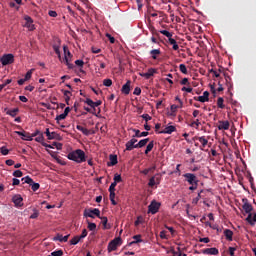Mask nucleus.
Returning a JSON list of instances; mask_svg holds the SVG:
<instances>
[{"label":"nucleus","instance_id":"9d476101","mask_svg":"<svg viewBox=\"0 0 256 256\" xmlns=\"http://www.w3.org/2000/svg\"><path fill=\"white\" fill-rule=\"evenodd\" d=\"M161 183V174L157 173L149 179L148 187H155Z\"/></svg>","mask_w":256,"mask_h":256},{"label":"nucleus","instance_id":"2f4dec72","mask_svg":"<svg viewBox=\"0 0 256 256\" xmlns=\"http://www.w3.org/2000/svg\"><path fill=\"white\" fill-rule=\"evenodd\" d=\"M147 143H149V138H145V139L140 140L137 143L138 149H141V148L145 147V145H147Z\"/></svg>","mask_w":256,"mask_h":256},{"label":"nucleus","instance_id":"aec40b11","mask_svg":"<svg viewBox=\"0 0 256 256\" xmlns=\"http://www.w3.org/2000/svg\"><path fill=\"white\" fill-rule=\"evenodd\" d=\"M121 92L123 93V95H129V93H131V81L128 80L121 89Z\"/></svg>","mask_w":256,"mask_h":256},{"label":"nucleus","instance_id":"473e14b6","mask_svg":"<svg viewBox=\"0 0 256 256\" xmlns=\"http://www.w3.org/2000/svg\"><path fill=\"white\" fill-rule=\"evenodd\" d=\"M145 223V219L143 216H138L136 221L134 222L135 227H139V225H143Z\"/></svg>","mask_w":256,"mask_h":256},{"label":"nucleus","instance_id":"bb28decb","mask_svg":"<svg viewBox=\"0 0 256 256\" xmlns=\"http://www.w3.org/2000/svg\"><path fill=\"white\" fill-rule=\"evenodd\" d=\"M169 45H172L173 51H179V44H177V40L173 37L168 40Z\"/></svg>","mask_w":256,"mask_h":256},{"label":"nucleus","instance_id":"4468645a","mask_svg":"<svg viewBox=\"0 0 256 256\" xmlns=\"http://www.w3.org/2000/svg\"><path fill=\"white\" fill-rule=\"evenodd\" d=\"M45 134H46L47 139H49V141H51L53 139H56V140L61 139V135H59L57 132L49 131V128H46Z\"/></svg>","mask_w":256,"mask_h":256},{"label":"nucleus","instance_id":"de8ad7c7","mask_svg":"<svg viewBox=\"0 0 256 256\" xmlns=\"http://www.w3.org/2000/svg\"><path fill=\"white\" fill-rule=\"evenodd\" d=\"M179 70L181 71V73H183V75H187V66H185V64H180Z\"/></svg>","mask_w":256,"mask_h":256},{"label":"nucleus","instance_id":"338daca9","mask_svg":"<svg viewBox=\"0 0 256 256\" xmlns=\"http://www.w3.org/2000/svg\"><path fill=\"white\" fill-rule=\"evenodd\" d=\"M48 15H49V17H57V11H55V10H50V11L48 12Z\"/></svg>","mask_w":256,"mask_h":256},{"label":"nucleus","instance_id":"680f3d73","mask_svg":"<svg viewBox=\"0 0 256 256\" xmlns=\"http://www.w3.org/2000/svg\"><path fill=\"white\" fill-rule=\"evenodd\" d=\"M78 237H80V240L85 239L87 237V229H83L81 235Z\"/></svg>","mask_w":256,"mask_h":256},{"label":"nucleus","instance_id":"4c0bfd02","mask_svg":"<svg viewBox=\"0 0 256 256\" xmlns=\"http://www.w3.org/2000/svg\"><path fill=\"white\" fill-rule=\"evenodd\" d=\"M204 191H205V190H200V191L198 192L197 197L192 200V203H193L194 205H197V204L199 203V200L201 199V197H203L201 194H202Z\"/></svg>","mask_w":256,"mask_h":256},{"label":"nucleus","instance_id":"72a5a7b5","mask_svg":"<svg viewBox=\"0 0 256 256\" xmlns=\"http://www.w3.org/2000/svg\"><path fill=\"white\" fill-rule=\"evenodd\" d=\"M225 100L223 99V97H219L217 100V106L219 109H225Z\"/></svg>","mask_w":256,"mask_h":256},{"label":"nucleus","instance_id":"412c9836","mask_svg":"<svg viewBox=\"0 0 256 256\" xmlns=\"http://www.w3.org/2000/svg\"><path fill=\"white\" fill-rule=\"evenodd\" d=\"M15 133H16V135H19L23 141H33V136H31L25 132L15 131Z\"/></svg>","mask_w":256,"mask_h":256},{"label":"nucleus","instance_id":"f704fd0d","mask_svg":"<svg viewBox=\"0 0 256 256\" xmlns=\"http://www.w3.org/2000/svg\"><path fill=\"white\" fill-rule=\"evenodd\" d=\"M153 147H155L154 142L153 141L149 142L145 150V155H148V153H151V151H153Z\"/></svg>","mask_w":256,"mask_h":256},{"label":"nucleus","instance_id":"ea45409f","mask_svg":"<svg viewBox=\"0 0 256 256\" xmlns=\"http://www.w3.org/2000/svg\"><path fill=\"white\" fill-rule=\"evenodd\" d=\"M65 119H67V116L65 113H62V114L56 116L55 121H56V123H59L60 121H63Z\"/></svg>","mask_w":256,"mask_h":256},{"label":"nucleus","instance_id":"13d9d810","mask_svg":"<svg viewBox=\"0 0 256 256\" xmlns=\"http://www.w3.org/2000/svg\"><path fill=\"white\" fill-rule=\"evenodd\" d=\"M106 37L107 39H109L110 43H115V37L111 36V34L106 33Z\"/></svg>","mask_w":256,"mask_h":256},{"label":"nucleus","instance_id":"09e8293b","mask_svg":"<svg viewBox=\"0 0 256 256\" xmlns=\"http://www.w3.org/2000/svg\"><path fill=\"white\" fill-rule=\"evenodd\" d=\"M32 75H33V69L29 70V71L25 74L24 81H29V79H31Z\"/></svg>","mask_w":256,"mask_h":256},{"label":"nucleus","instance_id":"dca6fc26","mask_svg":"<svg viewBox=\"0 0 256 256\" xmlns=\"http://www.w3.org/2000/svg\"><path fill=\"white\" fill-rule=\"evenodd\" d=\"M175 131H177V128L171 125V126H166L165 129L159 131L158 133L162 135H171V133H175Z\"/></svg>","mask_w":256,"mask_h":256},{"label":"nucleus","instance_id":"4d7b16f0","mask_svg":"<svg viewBox=\"0 0 256 256\" xmlns=\"http://www.w3.org/2000/svg\"><path fill=\"white\" fill-rule=\"evenodd\" d=\"M197 187H199V183L190 184L189 191H195L197 190Z\"/></svg>","mask_w":256,"mask_h":256},{"label":"nucleus","instance_id":"423d86ee","mask_svg":"<svg viewBox=\"0 0 256 256\" xmlns=\"http://www.w3.org/2000/svg\"><path fill=\"white\" fill-rule=\"evenodd\" d=\"M101 211L98 208L88 209L84 211V217H90V219H95V217H100Z\"/></svg>","mask_w":256,"mask_h":256},{"label":"nucleus","instance_id":"c9c22d12","mask_svg":"<svg viewBox=\"0 0 256 256\" xmlns=\"http://www.w3.org/2000/svg\"><path fill=\"white\" fill-rule=\"evenodd\" d=\"M76 129L78 131H81V133H83V135H89V130L81 125H77Z\"/></svg>","mask_w":256,"mask_h":256},{"label":"nucleus","instance_id":"ddd939ff","mask_svg":"<svg viewBox=\"0 0 256 256\" xmlns=\"http://www.w3.org/2000/svg\"><path fill=\"white\" fill-rule=\"evenodd\" d=\"M133 149H138L137 139L132 138L126 143V151H133Z\"/></svg>","mask_w":256,"mask_h":256},{"label":"nucleus","instance_id":"0eeeda50","mask_svg":"<svg viewBox=\"0 0 256 256\" xmlns=\"http://www.w3.org/2000/svg\"><path fill=\"white\" fill-rule=\"evenodd\" d=\"M121 243V237H117L108 243V253L117 251V247Z\"/></svg>","mask_w":256,"mask_h":256},{"label":"nucleus","instance_id":"0e129e2a","mask_svg":"<svg viewBox=\"0 0 256 256\" xmlns=\"http://www.w3.org/2000/svg\"><path fill=\"white\" fill-rule=\"evenodd\" d=\"M211 240L209 239V237H204V238H200L199 242L200 243H209Z\"/></svg>","mask_w":256,"mask_h":256},{"label":"nucleus","instance_id":"c756f323","mask_svg":"<svg viewBox=\"0 0 256 256\" xmlns=\"http://www.w3.org/2000/svg\"><path fill=\"white\" fill-rule=\"evenodd\" d=\"M63 95H64V97H65L66 105H69V101H71V91H69V90H64V91H63Z\"/></svg>","mask_w":256,"mask_h":256},{"label":"nucleus","instance_id":"2eb2a0df","mask_svg":"<svg viewBox=\"0 0 256 256\" xmlns=\"http://www.w3.org/2000/svg\"><path fill=\"white\" fill-rule=\"evenodd\" d=\"M12 202L15 207H23V197L20 194H16L12 197Z\"/></svg>","mask_w":256,"mask_h":256},{"label":"nucleus","instance_id":"6ab92c4d","mask_svg":"<svg viewBox=\"0 0 256 256\" xmlns=\"http://www.w3.org/2000/svg\"><path fill=\"white\" fill-rule=\"evenodd\" d=\"M203 255H219V249L217 248H206L202 250Z\"/></svg>","mask_w":256,"mask_h":256},{"label":"nucleus","instance_id":"8fccbe9b","mask_svg":"<svg viewBox=\"0 0 256 256\" xmlns=\"http://www.w3.org/2000/svg\"><path fill=\"white\" fill-rule=\"evenodd\" d=\"M88 229L89 231H95V229H97V224L93 222H88Z\"/></svg>","mask_w":256,"mask_h":256},{"label":"nucleus","instance_id":"9b49d317","mask_svg":"<svg viewBox=\"0 0 256 256\" xmlns=\"http://www.w3.org/2000/svg\"><path fill=\"white\" fill-rule=\"evenodd\" d=\"M35 141L36 143H41V145L43 147H46L47 149H53V146H51V144L45 143V136H43V132L36 136Z\"/></svg>","mask_w":256,"mask_h":256},{"label":"nucleus","instance_id":"603ef678","mask_svg":"<svg viewBox=\"0 0 256 256\" xmlns=\"http://www.w3.org/2000/svg\"><path fill=\"white\" fill-rule=\"evenodd\" d=\"M13 177H23V172L21 170H15L13 172Z\"/></svg>","mask_w":256,"mask_h":256},{"label":"nucleus","instance_id":"cd10ccee","mask_svg":"<svg viewBox=\"0 0 256 256\" xmlns=\"http://www.w3.org/2000/svg\"><path fill=\"white\" fill-rule=\"evenodd\" d=\"M6 111V115H9L10 117H17V114L19 113V108H14L12 110H7V108H5Z\"/></svg>","mask_w":256,"mask_h":256},{"label":"nucleus","instance_id":"39448f33","mask_svg":"<svg viewBox=\"0 0 256 256\" xmlns=\"http://www.w3.org/2000/svg\"><path fill=\"white\" fill-rule=\"evenodd\" d=\"M64 51V61L68 67V69H73V64L70 63L71 61V52L69 51V48L67 46H63Z\"/></svg>","mask_w":256,"mask_h":256},{"label":"nucleus","instance_id":"69168bd1","mask_svg":"<svg viewBox=\"0 0 256 256\" xmlns=\"http://www.w3.org/2000/svg\"><path fill=\"white\" fill-rule=\"evenodd\" d=\"M181 91H186V93H192L193 88H191V87H182Z\"/></svg>","mask_w":256,"mask_h":256},{"label":"nucleus","instance_id":"7c9ffc66","mask_svg":"<svg viewBox=\"0 0 256 256\" xmlns=\"http://www.w3.org/2000/svg\"><path fill=\"white\" fill-rule=\"evenodd\" d=\"M150 55H151L152 59L155 60V59H157L158 55H161V50L153 49V50L150 51Z\"/></svg>","mask_w":256,"mask_h":256},{"label":"nucleus","instance_id":"6e6d98bb","mask_svg":"<svg viewBox=\"0 0 256 256\" xmlns=\"http://www.w3.org/2000/svg\"><path fill=\"white\" fill-rule=\"evenodd\" d=\"M52 256H63V250H56L51 253Z\"/></svg>","mask_w":256,"mask_h":256},{"label":"nucleus","instance_id":"a19ab883","mask_svg":"<svg viewBox=\"0 0 256 256\" xmlns=\"http://www.w3.org/2000/svg\"><path fill=\"white\" fill-rule=\"evenodd\" d=\"M13 80L11 79H7L4 81L3 84H0V93L1 91H3V89H5V87H7V85L11 84Z\"/></svg>","mask_w":256,"mask_h":256},{"label":"nucleus","instance_id":"bf43d9fd","mask_svg":"<svg viewBox=\"0 0 256 256\" xmlns=\"http://www.w3.org/2000/svg\"><path fill=\"white\" fill-rule=\"evenodd\" d=\"M115 187H117V184L115 182H112L109 186V192H115Z\"/></svg>","mask_w":256,"mask_h":256},{"label":"nucleus","instance_id":"b1692460","mask_svg":"<svg viewBox=\"0 0 256 256\" xmlns=\"http://www.w3.org/2000/svg\"><path fill=\"white\" fill-rule=\"evenodd\" d=\"M242 209L245 211L247 215H251V211H253V206L247 202V200L244 202Z\"/></svg>","mask_w":256,"mask_h":256},{"label":"nucleus","instance_id":"5fc2aeb1","mask_svg":"<svg viewBox=\"0 0 256 256\" xmlns=\"http://www.w3.org/2000/svg\"><path fill=\"white\" fill-rule=\"evenodd\" d=\"M228 251H229L230 256H235V252L237 251V248L236 247H229Z\"/></svg>","mask_w":256,"mask_h":256},{"label":"nucleus","instance_id":"3c124183","mask_svg":"<svg viewBox=\"0 0 256 256\" xmlns=\"http://www.w3.org/2000/svg\"><path fill=\"white\" fill-rule=\"evenodd\" d=\"M0 152L2 155H9V149H7V147H5V146H2L0 148Z\"/></svg>","mask_w":256,"mask_h":256},{"label":"nucleus","instance_id":"393cba45","mask_svg":"<svg viewBox=\"0 0 256 256\" xmlns=\"http://www.w3.org/2000/svg\"><path fill=\"white\" fill-rule=\"evenodd\" d=\"M246 221L247 223H249V225H251V227H255V223H256V213L253 215V214H249L247 217H246Z\"/></svg>","mask_w":256,"mask_h":256},{"label":"nucleus","instance_id":"20e7f679","mask_svg":"<svg viewBox=\"0 0 256 256\" xmlns=\"http://www.w3.org/2000/svg\"><path fill=\"white\" fill-rule=\"evenodd\" d=\"M159 209H161V203L157 202L156 200L151 201L150 205L148 206V213L155 215L159 213Z\"/></svg>","mask_w":256,"mask_h":256},{"label":"nucleus","instance_id":"a211bd4d","mask_svg":"<svg viewBox=\"0 0 256 256\" xmlns=\"http://www.w3.org/2000/svg\"><path fill=\"white\" fill-rule=\"evenodd\" d=\"M218 129L219 131H229L230 123L229 121H219L218 122Z\"/></svg>","mask_w":256,"mask_h":256},{"label":"nucleus","instance_id":"c03bdc74","mask_svg":"<svg viewBox=\"0 0 256 256\" xmlns=\"http://www.w3.org/2000/svg\"><path fill=\"white\" fill-rule=\"evenodd\" d=\"M79 241H81V238L79 236H75L74 238H72L70 240V245H77V243H79Z\"/></svg>","mask_w":256,"mask_h":256},{"label":"nucleus","instance_id":"e2e57ef3","mask_svg":"<svg viewBox=\"0 0 256 256\" xmlns=\"http://www.w3.org/2000/svg\"><path fill=\"white\" fill-rule=\"evenodd\" d=\"M41 131H39V130H35L33 133H32V135H30V137H32V141H33V137H37V136H39V135H41Z\"/></svg>","mask_w":256,"mask_h":256},{"label":"nucleus","instance_id":"1a4fd4ad","mask_svg":"<svg viewBox=\"0 0 256 256\" xmlns=\"http://www.w3.org/2000/svg\"><path fill=\"white\" fill-rule=\"evenodd\" d=\"M193 140L200 143L199 148L201 151H205V147L209 144V140L205 136L194 137Z\"/></svg>","mask_w":256,"mask_h":256},{"label":"nucleus","instance_id":"6e6552de","mask_svg":"<svg viewBox=\"0 0 256 256\" xmlns=\"http://www.w3.org/2000/svg\"><path fill=\"white\" fill-rule=\"evenodd\" d=\"M183 177L185 178V181H187V183H189L190 185H194L196 183H199V179L193 173H185L183 175Z\"/></svg>","mask_w":256,"mask_h":256},{"label":"nucleus","instance_id":"f257e3e1","mask_svg":"<svg viewBox=\"0 0 256 256\" xmlns=\"http://www.w3.org/2000/svg\"><path fill=\"white\" fill-rule=\"evenodd\" d=\"M68 159L74 161V163H85V151L81 149L74 150L68 154Z\"/></svg>","mask_w":256,"mask_h":256},{"label":"nucleus","instance_id":"58836bf2","mask_svg":"<svg viewBox=\"0 0 256 256\" xmlns=\"http://www.w3.org/2000/svg\"><path fill=\"white\" fill-rule=\"evenodd\" d=\"M134 241L130 243V245H135V243H142L143 240L141 239V235H134L133 236Z\"/></svg>","mask_w":256,"mask_h":256},{"label":"nucleus","instance_id":"f3484780","mask_svg":"<svg viewBox=\"0 0 256 256\" xmlns=\"http://www.w3.org/2000/svg\"><path fill=\"white\" fill-rule=\"evenodd\" d=\"M155 73H157V70H155L154 68H150L148 69L147 72L145 73H140V77H145L146 79H151V77H153L155 75Z\"/></svg>","mask_w":256,"mask_h":256},{"label":"nucleus","instance_id":"774afa93","mask_svg":"<svg viewBox=\"0 0 256 256\" xmlns=\"http://www.w3.org/2000/svg\"><path fill=\"white\" fill-rule=\"evenodd\" d=\"M133 95H141V89L139 87H136L134 89Z\"/></svg>","mask_w":256,"mask_h":256},{"label":"nucleus","instance_id":"f03ea898","mask_svg":"<svg viewBox=\"0 0 256 256\" xmlns=\"http://www.w3.org/2000/svg\"><path fill=\"white\" fill-rule=\"evenodd\" d=\"M0 61H1V64L3 65V67H5L7 65H11V64L15 63V55H13V54H4L0 58Z\"/></svg>","mask_w":256,"mask_h":256},{"label":"nucleus","instance_id":"79ce46f5","mask_svg":"<svg viewBox=\"0 0 256 256\" xmlns=\"http://www.w3.org/2000/svg\"><path fill=\"white\" fill-rule=\"evenodd\" d=\"M53 50L55 51L58 58L61 59V50H60L59 45H53Z\"/></svg>","mask_w":256,"mask_h":256},{"label":"nucleus","instance_id":"a18cd8bd","mask_svg":"<svg viewBox=\"0 0 256 256\" xmlns=\"http://www.w3.org/2000/svg\"><path fill=\"white\" fill-rule=\"evenodd\" d=\"M121 181H123V179L121 178V174H115L113 183L117 185V183H121Z\"/></svg>","mask_w":256,"mask_h":256},{"label":"nucleus","instance_id":"4be33fe9","mask_svg":"<svg viewBox=\"0 0 256 256\" xmlns=\"http://www.w3.org/2000/svg\"><path fill=\"white\" fill-rule=\"evenodd\" d=\"M53 241H60V243H67L69 241V234L66 236H63L61 234H57L54 238Z\"/></svg>","mask_w":256,"mask_h":256},{"label":"nucleus","instance_id":"5701e85b","mask_svg":"<svg viewBox=\"0 0 256 256\" xmlns=\"http://www.w3.org/2000/svg\"><path fill=\"white\" fill-rule=\"evenodd\" d=\"M196 101L200 103H207L209 101V91H204L202 96H199Z\"/></svg>","mask_w":256,"mask_h":256},{"label":"nucleus","instance_id":"052dcab7","mask_svg":"<svg viewBox=\"0 0 256 256\" xmlns=\"http://www.w3.org/2000/svg\"><path fill=\"white\" fill-rule=\"evenodd\" d=\"M142 119L147 123L148 121H151V116L149 114H143Z\"/></svg>","mask_w":256,"mask_h":256},{"label":"nucleus","instance_id":"7ed1b4c3","mask_svg":"<svg viewBox=\"0 0 256 256\" xmlns=\"http://www.w3.org/2000/svg\"><path fill=\"white\" fill-rule=\"evenodd\" d=\"M24 183H27V185H30L32 191H39V188L41 185L39 183H36L33 181V178L26 176L21 179Z\"/></svg>","mask_w":256,"mask_h":256},{"label":"nucleus","instance_id":"49530a36","mask_svg":"<svg viewBox=\"0 0 256 256\" xmlns=\"http://www.w3.org/2000/svg\"><path fill=\"white\" fill-rule=\"evenodd\" d=\"M103 85H104V87H111V85H113V80H111V79H104L103 80Z\"/></svg>","mask_w":256,"mask_h":256},{"label":"nucleus","instance_id":"37998d69","mask_svg":"<svg viewBox=\"0 0 256 256\" xmlns=\"http://www.w3.org/2000/svg\"><path fill=\"white\" fill-rule=\"evenodd\" d=\"M117 155H110V165H117Z\"/></svg>","mask_w":256,"mask_h":256},{"label":"nucleus","instance_id":"f8f14e48","mask_svg":"<svg viewBox=\"0 0 256 256\" xmlns=\"http://www.w3.org/2000/svg\"><path fill=\"white\" fill-rule=\"evenodd\" d=\"M24 21H26L24 27L28 29V31H35V24H33V18L30 16H24Z\"/></svg>","mask_w":256,"mask_h":256},{"label":"nucleus","instance_id":"e433bc0d","mask_svg":"<svg viewBox=\"0 0 256 256\" xmlns=\"http://www.w3.org/2000/svg\"><path fill=\"white\" fill-rule=\"evenodd\" d=\"M161 35L167 37L168 41L173 37V33L169 32L168 30H160Z\"/></svg>","mask_w":256,"mask_h":256},{"label":"nucleus","instance_id":"a878e982","mask_svg":"<svg viewBox=\"0 0 256 256\" xmlns=\"http://www.w3.org/2000/svg\"><path fill=\"white\" fill-rule=\"evenodd\" d=\"M224 236L226 241H233V231L231 229H225Z\"/></svg>","mask_w":256,"mask_h":256},{"label":"nucleus","instance_id":"c85d7f7f","mask_svg":"<svg viewBox=\"0 0 256 256\" xmlns=\"http://www.w3.org/2000/svg\"><path fill=\"white\" fill-rule=\"evenodd\" d=\"M177 250L178 251H175V249L171 248L167 251V254L172 256H181V248L178 247Z\"/></svg>","mask_w":256,"mask_h":256},{"label":"nucleus","instance_id":"864d4df0","mask_svg":"<svg viewBox=\"0 0 256 256\" xmlns=\"http://www.w3.org/2000/svg\"><path fill=\"white\" fill-rule=\"evenodd\" d=\"M84 103H87L89 105V107H92L95 105V102L93 100H91V98H87Z\"/></svg>","mask_w":256,"mask_h":256}]
</instances>
